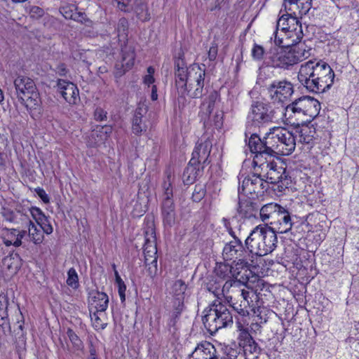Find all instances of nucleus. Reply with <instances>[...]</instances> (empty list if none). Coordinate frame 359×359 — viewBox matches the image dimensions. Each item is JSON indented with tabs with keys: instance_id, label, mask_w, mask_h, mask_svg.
Instances as JSON below:
<instances>
[{
	"instance_id": "c85d7f7f",
	"label": "nucleus",
	"mask_w": 359,
	"mask_h": 359,
	"mask_svg": "<svg viewBox=\"0 0 359 359\" xmlns=\"http://www.w3.org/2000/svg\"><path fill=\"white\" fill-rule=\"evenodd\" d=\"M250 292L249 291L242 290L241 293L242 299L230 304V307L242 317L248 316L250 314Z\"/></svg>"
},
{
	"instance_id": "39448f33",
	"label": "nucleus",
	"mask_w": 359,
	"mask_h": 359,
	"mask_svg": "<svg viewBox=\"0 0 359 359\" xmlns=\"http://www.w3.org/2000/svg\"><path fill=\"white\" fill-rule=\"evenodd\" d=\"M248 144L250 151L255 154L252 164H257L259 161L278 158L280 155L276 128L270 129L263 138H260L257 133L251 134Z\"/></svg>"
},
{
	"instance_id": "bf43d9fd",
	"label": "nucleus",
	"mask_w": 359,
	"mask_h": 359,
	"mask_svg": "<svg viewBox=\"0 0 359 359\" xmlns=\"http://www.w3.org/2000/svg\"><path fill=\"white\" fill-rule=\"evenodd\" d=\"M29 14L31 18L39 20L45 15V11L39 6H32L29 9Z\"/></svg>"
},
{
	"instance_id": "ddd939ff",
	"label": "nucleus",
	"mask_w": 359,
	"mask_h": 359,
	"mask_svg": "<svg viewBox=\"0 0 359 359\" xmlns=\"http://www.w3.org/2000/svg\"><path fill=\"white\" fill-rule=\"evenodd\" d=\"M189 81L188 82V93L191 98H200L203 95L204 81L205 76V65L193 64L191 65Z\"/></svg>"
},
{
	"instance_id": "473e14b6",
	"label": "nucleus",
	"mask_w": 359,
	"mask_h": 359,
	"mask_svg": "<svg viewBox=\"0 0 359 359\" xmlns=\"http://www.w3.org/2000/svg\"><path fill=\"white\" fill-rule=\"evenodd\" d=\"M92 304L95 305L97 311H105L108 307L109 298L105 292L97 290H92L88 293Z\"/></svg>"
},
{
	"instance_id": "f257e3e1",
	"label": "nucleus",
	"mask_w": 359,
	"mask_h": 359,
	"mask_svg": "<svg viewBox=\"0 0 359 359\" xmlns=\"http://www.w3.org/2000/svg\"><path fill=\"white\" fill-rule=\"evenodd\" d=\"M320 102L310 96H302L285 107V120L291 125L297 126L310 123L320 111Z\"/></svg>"
},
{
	"instance_id": "aec40b11",
	"label": "nucleus",
	"mask_w": 359,
	"mask_h": 359,
	"mask_svg": "<svg viewBox=\"0 0 359 359\" xmlns=\"http://www.w3.org/2000/svg\"><path fill=\"white\" fill-rule=\"evenodd\" d=\"M259 210L257 198L255 196L248 197L246 195L243 198H239L237 212L242 217L247 219L256 217Z\"/></svg>"
},
{
	"instance_id": "20e7f679",
	"label": "nucleus",
	"mask_w": 359,
	"mask_h": 359,
	"mask_svg": "<svg viewBox=\"0 0 359 359\" xmlns=\"http://www.w3.org/2000/svg\"><path fill=\"white\" fill-rule=\"evenodd\" d=\"M276 233L267 226H256L245 241L249 253L264 256L272 252L276 248Z\"/></svg>"
},
{
	"instance_id": "6ab92c4d",
	"label": "nucleus",
	"mask_w": 359,
	"mask_h": 359,
	"mask_svg": "<svg viewBox=\"0 0 359 359\" xmlns=\"http://www.w3.org/2000/svg\"><path fill=\"white\" fill-rule=\"evenodd\" d=\"M144 244L143 246V252L144 255V262L156 258L158 259L157 248L156 243V233L154 224L151 222L144 230Z\"/></svg>"
},
{
	"instance_id": "a211bd4d",
	"label": "nucleus",
	"mask_w": 359,
	"mask_h": 359,
	"mask_svg": "<svg viewBox=\"0 0 359 359\" xmlns=\"http://www.w3.org/2000/svg\"><path fill=\"white\" fill-rule=\"evenodd\" d=\"M311 68L300 67L298 80L309 92L320 93L327 90L316 77H312Z\"/></svg>"
},
{
	"instance_id": "a878e982",
	"label": "nucleus",
	"mask_w": 359,
	"mask_h": 359,
	"mask_svg": "<svg viewBox=\"0 0 359 359\" xmlns=\"http://www.w3.org/2000/svg\"><path fill=\"white\" fill-rule=\"evenodd\" d=\"M22 266V259L18 253L12 252L5 257L1 262V271L8 276H11L19 271Z\"/></svg>"
},
{
	"instance_id": "864d4df0",
	"label": "nucleus",
	"mask_w": 359,
	"mask_h": 359,
	"mask_svg": "<svg viewBox=\"0 0 359 359\" xmlns=\"http://www.w3.org/2000/svg\"><path fill=\"white\" fill-rule=\"evenodd\" d=\"M73 20L83 24L86 27L91 28L93 22L85 13L74 11Z\"/></svg>"
},
{
	"instance_id": "e2e57ef3",
	"label": "nucleus",
	"mask_w": 359,
	"mask_h": 359,
	"mask_svg": "<svg viewBox=\"0 0 359 359\" xmlns=\"http://www.w3.org/2000/svg\"><path fill=\"white\" fill-rule=\"evenodd\" d=\"M218 53V45L215 41H212L211 46L208 50V59L210 61H214L216 60Z\"/></svg>"
},
{
	"instance_id": "09e8293b",
	"label": "nucleus",
	"mask_w": 359,
	"mask_h": 359,
	"mask_svg": "<svg viewBox=\"0 0 359 359\" xmlns=\"http://www.w3.org/2000/svg\"><path fill=\"white\" fill-rule=\"evenodd\" d=\"M184 299H173L172 300V317H173V324L176 323V319L179 318L181 315L182 312L184 309Z\"/></svg>"
},
{
	"instance_id": "f8f14e48",
	"label": "nucleus",
	"mask_w": 359,
	"mask_h": 359,
	"mask_svg": "<svg viewBox=\"0 0 359 359\" xmlns=\"http://www.w3.org/2000/svg\"><path fill=\"white\" fill-rule=\"evenodd\" d=\"M311 68L312 77H316L328 90L333 84L334 73L330 66L323 61L309 60L302 65Z\"/></svg>"
},
{
	"instance_id": "c756f323",
	"label": "nucleus",
	"mask_w": 359,
	"mask_h": 359,
	"mask_svg": "<svg viewBox=\"0 0 359 359\" xmlns=\"http://www.w3.org/2000/svg\"><path fill=\"white\" fill-rule=\"evenodd\" d=\"M161 215L164 224L172 226L175 224L176 219V211L175 205L173 201H162Z\"/></svg>"
},
{
	"instance_id": "9b49d317",
	"label": "nucleus",
	"mask_w": 359,
	"mask_h": 359,
	"mask_svg": "<svg viewBox=\"0 0 359 359\" xmlns=\"http://www.w3.org/2000/svg\"><path fill=\"white\" fill-rule=\"evenodd\" d=\"M269 189V185L266 182L262 172H255L245 177L241 186L238 187V192L244 195H251L258 198L259 195H262Z\"/></svg>"
},
{
	"instance_id": "13d9d810",
	"label": "nucleus",
	"mask_w": 359,
	"mask_h": 359,
	"mask_svg": "<svg viewBox=\"0 0 359 359\" xmlns=\"http://www.w3.org/2000/svg\"><path fill=\"white\" fill-rule=\"evenodd\" d=\"M265 50L262 46L255 43L252 49V57L254 60L260 61L264 59Z\"/></svg>"
},
{
	"instance_id": "052dcab7",
	"label": "nucleus",
	"mask_w": 359,
	"mask_h": 359,
	"mask_svg": "<svg viewBox=\"0 0 359 359\" xmlns=\"http://www.w3.org/2000/svg\"><path fill=\"white\" fill-rule=\"evenodd\" d=\"M102 311H97V309H95V311L93 312V314H90L91 320L93 322V326L95 329H101L103 330L106 327L107 323H103L98 316L99 313H101Z\"/></svg>"
},
{
	"instance_id": "c9c22d12",
	"label": "nucleus",
	"mask_w": 359,
	"mask_h": 359,
	"mask_svg": "<svg viewBox=\"0 0 359 359\" xmlns=\"http://www.w3.org/2000/svg\"><path fill=\"white\" fill-rule=\"evenodd\" d=\"M242 349L236 345H224L222 346L219 351H217L219 359H237Z\"/></svg>"
},
{
	"instance_id": "4c0bfd02",
	"label": "nucleus",
	"mask_w": 359,
	"mask_h": 359,
	"mask_svg": "<svg viewBox=\"0 0 359 359\" xmlns=\"http://www.w3.org/2000/svg\"><path fill=\"white\" fill-rule=\"evenodd\" d=\"M252 274V271L250 269V267H248V269H246L241 271L238 278H233L231 280H226L224 283V287H231L235 284H243L246 285L250 280V276Z\"/></svg>"
},
{
	"instance_id": "7c9ffc66",
	"label": "nucleus",
	"mask_w": 359,
	"mask_h": 359,
	"mask_svg": "<svg viewBox=\"0 0 359 359\" xmlns=\"http://www.w3.org/2000/svg\"><path fill=\"white\" fill-rule=\"evenodd\" d=\"M246 334L243 351L247 359H257L261 353L262 349L250 334L247 333Z\"/></svg>"
},
{
	"instance_id": "72a5a7b5",
	"label": "nucleus",
	"mask_w": 359,
	"mask_h": 359,
	"mask_svg": "<svg viewBox=\"0 0 359 359\" xmlns=\"http://www.w3.org/2000/svg\"><path fill=\"white\" fill-rule=\"evenodd\" d=\"M9 305V299L7 294L4 292L0 294V327L4 331L6 327H10L8 307Z\"/></svg>"
},
{
	"instance_id": "f704fd0d",
	"label": "nucleus",
	"mask_w": 359,
	"mask_h": 359,
	"mask_svg": "<svg viewBox=\"0 0 359 359\" xmlns=\"http://www.w3.org/2000/svg\"><path fill=\"white\" fill-rule=\"evenodd\" d=\"M27 212V208L26 209L22 205H17L15 209L13 223L21 227H27L29 224H32V221L30 219Z\"/></svg>"
},
{
	"instance_id": "58836bf2",
	"label": "nucleus",
	"mask_w": 359,
	"mask_h": 359,
	"mask_svg": "<svg viewBox=\"0 0 359 359\" xmlns=\"http://www.w3.org/2000/svg\"><path fill=\"white\" fill-rule=\"evenodd\" d=\"M216 274L220 278L226 280L233 279V271L231 264L227 263H219L215 269Z\"/></svg>"
},
{
	"instance_id": "4468645a",
	"label": "nucleus",
	"mask_w": 359,
	"mask_h": 359,
	"mask_svg": "<svg viewBox=\"0 0 359 359\" xmlns=\"http://www.w3.org/2000/svg\"><path fill=\"white\" fill-rule=\"evenodd\" d=\"M267 92L273 102L284 103L292 96L294 89L290 81H274L267 87Z\"/></svg>"
},
{
	"instance_id": "de8ad7c7",
	"label": "nucleus",
	"mask_w": 359,
	"mask_h": 359,
	"mask_svg": "<svg viewBox=\"0 0 359 359\" xmlns=\"http://www.w3.org/2000/svg\"><path fill=\"white\" fill-rule=\"evenodd\" d=\"M226 287L224 285L221 287V285L216 280L210 281L206 284V290L213 294L217 297L216 299L222 300V297L224 296V290Z\"/></svg>"
},
{
	"instance_id": "680f3d73",
	"label": "nucleus",
	"mask_w": 359,
	"mask_h": 359,
	"mask_svg": "<svg viewBox=\"0 0 359 359\" xmlns=\"http://www.w3.org/2000/svg\"><path fill=\"white\" fill-rule=\"evenodd\" d=\"M36 223L40 226V229H42L43 233L48 235L53 233V229L52 225L50 224L48 217L46 216V220L41 219V222H39Z\"/></svg>"
},
{
	"instance_id": "774afa93",
	"label": "nucleus",
	"mask_w": 359,
	"mask_h": 359,
	"mask_svg": "<svg viewBox=\"0 0 359 359\" xmlns=\"http://www.w3.org/2000/svg\"><path fill=\"white\" fill-rule=\"evenodd\" d=\"M60 13L66 19H73L74 12L70 6H64L60 8Z\"/></svg>"
},
{
	"instance_id": "393cba45",
	"label": "nucleus",
	"mask_w": 359,
	"mask_h": 359,
	"mask_svg": "<svg viewBox=\"0 0 359 359\" xmlns=\"http://www.w3.org/2000/svg\"><path fill=\"white\" fill-rule=\"evenodd\" d=\"M313 0H284L285 11L291 12L294 15H305L312 7Z\"/></svg>"
},
{
	"instance_id": "0eeeda50",
	"label": "nucleus",
	"mask_w": 359,
	"mask_h": 359,
	"mask_svg": "<svg viewBox=\"0 0 359 359\" xmlns=\"http://www.w3.org/2000/svg\"><path fill=\"white\" fill-rule=\"evenodd\" d=\"M252 165L255 168H260L262 176L268 184H278V191L285 190L291 182L286 168L281 165L278 166L273 158L259 161V163Z\"/></svg>"
},
{
	"instance_id": "2eb2a0df",
	"label": "nucleus",
	"mask_w": 359,
	"mask_h": 359,
	"mask_svg": "<svg viewBox=\"0 0 359 359\" xmlns=\"http://www.w3.org/2000/svg\"><path fill=\"white\" fill-rule=\"evenodd\" d=\"M212 147V143L209 138L205 139L204 141L201 140L197 142L189 161L204 168L211 162L209 157Z\"/></svg>"
},
{
	"instance_id": "69168bd1",
	"label": "nucleus",
	"mask_w": 359,
	"mask_h": 359,
	"mask_svg": "<svg viewBox=\"0 0 359 359\" xmlns=\"http://www.w3.org/2000/svg\"><path fill=\"white\" fill-rule=\"evenodd\" d=\"M34 191L44 203H50V198L43 188L37 187L34 189Z\"/></svg>"
},
{
	"instance_id": "6e6552de",
	"label": "nucleus",
	"mask_w": 359,
	"mask_h": 359,
	"mask_svg": "<svg viewBox=\"0 0 359 359\" xmlns=\"http://www.w3.org/2000/svg\"><path fill=\"white\" fill-rule=\"evenodd\" d=\"M285 18H280L277 22L276 30L274 32L273 41L278 48L292 47L300 43L303 36L301 29L297 31V28L285 27Z\"/></svg>"
},
{
	"instance_id": "603ef678",
	"label": "nucleus",
	"mask_w": 359,
	"mask_h": 359,
	"mask_svg": "<svg viewBox=\"0 0 359 359\" xmlns=\"http://www.w3.org/2000/svg\"><path fill=\"white\" fill-rule=\"evenodd\" d=\"M67 284L74 289H76L79 285V277L74 268H70L67 272Z\"/></svg>"
},
{
	"instance_id": "f3484780",
	"label": "nucleus",
	"mask_w": 359,
	"mask_h": 359,
	"mask_svg": "<svg viewBox=\"0 0 359 359\" xmlns=\"http://www.w3.org/2000/svg\"><path fill=\"white\" fill-rule=\"evenodd\" d=\"M233 238V241L226 243L223 248L222 257L224 261H236L246 257L249 252L238 236Z\"/></svg>"
},
{
	"instance_id": "6e6d98bb",
	"label": "nucleus",
	"mask_w": 359,
	"mask_h": 359,
	"mask_svg": "<svg viewBox=\"0 0 359 359\" xmlns=\"http://www.w3.org/2000/svg\"><path fill=\"white\" fill-rule=\"evenodd\" d=\"M144 264L147 267L148 276L154 278L157 275L158 272L157 259L156 258L151 259V260L148 261V262H144Z\"/></svg>"
},
{
	"instance_id": "2f4dec72",
	"label": "nucleus",
	"mask_w": 359,
	"mask_h": 359,
	"mask_svg": "<svg viewBox=\"0 0 359 359\" xmlns=\"http://www.w3.org/2000/svg\"><path fill=\"white\" fill-rule=\"evenodd\" d=\"M203 169V168L189 161L182 175L184 184L187 185L192 184L198 177L202 175Z\"/></svg>"
},
{
	"instance_id": "5fc2aeb1",
	"label": "nucleus",
	"mask_w": 359,
	"mask_h": 359,
	"mask_svg": "<svg viewBox=\"0 0 359 359\" xmlns=\"http://www.w3.org/2000/svg\"><path fill=\"white\" fill-rule=\"evenodd\" d=\"M205 188L203 184H196L194 192L192 194V200L194 202H200L205 196Z\"/></svg>"
},
{
	"instance_id": "ea45409f",
	"label": "nucleus",
	"mask_w": 359,
	"mask_h": 359,
	"mask_svg": "<svg viewBox=\"0 0 359 359\" xmlns=\"http://www.w3.org/2000/svg\"><path fill=\"white\" fill-rule=\"evenodd\" d=\"M28 236L30 240L36 245L42 243L44 239L43 232L41 231V229H38L37 226L32 222V224L28 225Z\"/></svg>"
},
{
	"instance_id": "37998d69",
	"label": "nucleus",
	"mask_w": 359,
	"mask_h": 359,
	"mask_svg": "<svg viewBox=\"0 0 359 359\" xmlns=\"http://www.w3.org/2000/svg\"><path fill=\"white\" fill-rule=\"evenodd\" d=\"M66 333L72 344L74 351H83L84 348L83 342L76 332L72 328L68 327Z\"/></svg>"
},
{
	"instance_id": "dca6fc26",
	"label": "nucleus",
	"mask_w": 359,
	"mask_h": 359,
	"mask_svg": "<svg viewBox=\"0 0 359 359\" xmlns=\"http://www.w3.org/2000/svg\"><path fill=\"white\" fill-rule=\"evenodd\" d=\"M276 130L280 155L288 156L291 154L296 146V140L293 133L285 128L278 127L276 128Z\"/></svg>"
},
{
	"instance_id": "bb28decb",
	"label": "nucleus",
	"mask_w": 359,
	"mask_h": 359,
	"mask_svg": "<svg viewBox=\"0 0 359 359\" xmlns=\"http://www.w3.org/2000/svg\"><path fill=\"white\" fill-rule=\"evenodd\" d=\"M146 107H138L135 111L132 121L133 133L136 135H140L143 132H146L147 126L144 119V116L147 114Z\"/></svg>"
},
{
	"instance_id": "b1692460",
	"label": "nucleus",
	"mask_w": 359,
	"mask_h": 359,
	"mask_svg": "<svg viewBox=\"0 0 359 359\" xmlns=\"http://www.w3.org/2000/svg\"><path fill=\"white\" fill-rule=\"evenodd\" d=\"M189 359H219V356L214 345L209 341H203L189 355Z\"/></svg>"
},
{
	"instance_id": "c03bdc74",
	"label": "nucleus",
	"mask_w": 359,
	"mask_h": 359,
	"mask_svg": "<svg viewBox=\"0 0 359 359\" xmlns=\"http://www.w3.org/2000/svg\"><path fill=\"white\" fill-rule=\"evenodd\" d=\"M173 299H184L186 291L187 289V285L181 279L177 280L172 285V287Z\"/></svg>"
},
{
	"instance_id": "cd10ccee",
	"label": "nucleus",
	"mask_w": 359,
	"mask_h": 359,
	"mask_svg": "<svg viewBox=\"0 0 359 359\" xmlns=\"http://www.w3.org/2000/svg\"><path fill=\"white\" fill-rule=\"evenodd\" d=\"M282 210V206L276 203H269L263 205L259 212V217L262 222L266 223V226L272 225L278 212Z\"/></svg>"
},
{
	"instance_id": "f03ea898",
	"label": "nucleus",
	"mask_w": 359,
	"mask_h": 359,
	"mask_svg": "<svg viewBox=\"0 0 359 359\" xmlns=\"http://www.w3.org/2000/svg\"><path fill=\"white\" fill-rule=\"evenodd\" d=\"M309 55L305 43H300L288 48H271L266 55L264 63L268 67L288 69L307 58Z\"/></svg>"
},
{
	"instance_id": "8fccbe9b",
	"label": "nucleus",
	"mask_w": 359,
	"mask_h": 359,
	"mask_svg": "<svg viewBox=\"0 0 359 359\" xmlns=\"http://www.w3.org/2000/svg\"><path fill=\"white\" fill-rule=\"evenodd\" d=\"M292 15H294V14L290 12V14L289 13L284 14L280 17V18H285V20L287 21V22H284L285 26L292 27V28H297V31H298L299 29H302V25H301V23H299V22L298 20V17H297L298 15L292 16Z\"/></svg>"
},
{
	"instance_id": "338daca9",
	"label": "nucleus",
	"mask_w": 359,
	"mask_h": 359,
	"mask_svg": "<svg viewBox=\"0 0 359 359\" xmlns=\"http://www.w3.org/2000/svg\"><path fill=\"white\" fill-rule=\"evenodd\" d=\"M222 222L223 223V225L224 226V228L226 229V230L227 231V232L229 233V234L232 237V238H236L237 237L235 232L233 231L232 227H231V222H230V219H228V218H226V217H223L222 219Z\"/></svg>"
},
{
	"instance_id": "4d7b16f0",
	"label": "nucleus",
	"mask_w": 359,
	"mask_h": 359,
	"mask_svg": "<svg viewBox=\"0 0 359 359\" xmlns=\"http://www.w3.org/2000/svg\"><path fill=\"white\" fill-rule=\"evenodd\" d=\"M36 222H41V219L46 220V215L38 207L32 206L27 208Z\"/></svg>"
},
{
	"instance_id": "a18cd8bd",
	"label": "nucleus",
	"mask_w": 359,
	"mask_h": 359,
	"mask_svg": "<svg viewBox=\"0 0 359 359\" xmlns=\"http://www.w3.org/2000/svg\"><path fill=\"white\" fill-rule=\"evenodd\" d=\"M171 178H172L171 175L168 174L162 184V189L163 191V200L173 201V199H172L173 189H172V182Z\"/></svg>"
},
{
	"instance_id": "423d86ee",
	"label": "nucleus",
	"mask_w": 359,
	"mask_h": 359,
	"mask_svg": "<svg viewBox=\"0 0 359 359\" xmlns=\"http://www.w3.org/2000/svg\"><path fill=\"white\" fill-rule=\"evenodd\" d=\"M13 84L18 101L27 110L36 109L40 106V95L33 79L19 75L14 79Z\"/></svg>"
},
{
	"instance_id": "4be33fe9",
	"label": "nucleus",
	"mask_w": 359,
	"mask_h": 359,
	"mask_svg": "<svg viewBox=\"0 0 359 359\" xmlns=\"http://www.w3.org/2000/svg\"><path fill=\"white\" fill-rule=\"evenodd\" d=\"M122 59L121 62H117L115 65L116 69V76H121L126 72L132 68L135 59V53L133 47L124 44L121 46Z\"/></svg>"
},
{
	"instance_id": "e433bc0d",
	"label": "nucleus",
	"mask_w": 359,
	"mask_h": 359,
	"mask_svg": "<svg viewBox=\"0 0 359 359\" xmlns=\"http://www.w3.org/2000/svg\"><path fill=\"white\" fill-rule=\"evenodd\" d=\"M302 128H297L299 133V142L302 144H312L314 140L315 129L309 128L307 125H302Z\"/></svg>"
},
{
	"instance_id": "9d476101",
	"label": "nucleus",
	"mask_w": 359,
	"mask_h": 359,
	"mask_svg": "<svg viewBox=\"0 0 359 359\" xmlns=\"http://www.w3.org/2000/svg\"><path fill=\"white\" fill-rule=\"evenodd\" d=\"M274 111L271 106L261 101H252L247 120L248 124L255 127L273 121Z\"/></svg>"
},
{
	"instance_id": "1a4fd4ad",
	"label": "nucleus",
	"mask_w": 359,
	"mask_h": 359,
	"mask_svg": "<svg viewBox=\"0 0 359 359\" xmlns=\"http://www.w3.org/2000/svg\"><path fill=\"white\" fill-rule=\"evenodd\" d=\"M174 71L175 78V86L179 94L178 102L185 100V95L188 92V82L189 81L191 65L187 67L184 60V54L182 51L177 53L174 62Z\"/></svg>"
},
{
	"instance_id": "3c124183",
	"label": "nucleus",
	"mask_w": 359,
	"mask_h": 359,
	"mask_svg": "<svg viewBox=\"0 0 359 359\" xmlns=\"http://www.w3.org/2000/svg\"><path fill=\"white\" fill-rule=\"evenodd\" d=\"M135 13L137 18L142 22L148 21L150 19V14L146 4H140L137 6Z\"/></svg>"
},
{
	"instance_id": "0e129e2a",
	"label": "nucleus",
	"mask_w": 359,
	"mask_h": 359,
	"mask_svg": "<svg viewBox=\"0 0 359 359\" xmlns=\"http://www.w3.org/2000/svg\"><path fill=\"white\" fill-rule=\"evenodd\" d=\"M1 215L5 220L13 223L15 216V210L13 211L9 208H4L1 211Z\"/></svg>"
},
{
	"instance_id": "5701e85b",
	"label": "nucleus",
	"mask_w": 359,
	"mask_h": 359,
	"mask_svg": "<svg viewBox=\"0 0 359 359\" xmlns=\"http://www.w3.org/2000/svg\"><path fill=\"white\" fill-rule=\"evenodd\" d=\"M292 224L290 212L282 207V210L278 212L276 219L272 222V225L269 227L276 233H285L292 229Z\"/></svg>"
},
{
	"instance_id": "7ed1b4c3",
	"label": "nucleus",
	"mask_w": 359,
	"mask_h": 359,
	"mask_svg": "<svg viewBox=\"0 0 359 359\" xmlns=\"http://www.w3.org/2000/svg\"><path fill=\"white\" fill-rule=\"evenodd\" d=\"M203 313V324L211 335L215 334L219 330L231 327L233 324V314L222 300L212 301Z\"/></svg>"
},
{
	"instance_id": "a19ab883",
	"label": "nucleus",
	"mask_w": 359,
	"mask_h": 359,
	"mask_svg": "<svg viewBox=\"0 0 359 359\" xmlns=\"http://www.w3.org/2000/svg\"><path fill=\"white\" fill-rule=\"evenodd\" d=\"M128 21L126 18L119 19L116 28L119 41H128Z\"/></svg>"
},
{
	"instance_id": "49530a36",
	"label": "nucleus",
	"mask_w": 359,
	"mask_h": 359,
	"mask_svg": "<svg viewBox=\"0 0 359 359\" xmlns=\"http://www.w3.org/2000/svg\"><path fill=\"white\" fill-rule=\"evenodd\" d=\"M219 99V93L217 90H212L208 96L204 100L202 103V106L207 104L206 111L208 114H210L214 109L215 104Z\"/></svg>"
},
{
	"instance_id": "412c9836",
	"label": "nucleus",
	"mask_w": 359,
	"mask_h": 359,
	"mask_svg": "<svg viewBox=\"0 0 359 359\" xmlns=\"http://www.w3.org/2000/svg\"><path fill=\"white\" fill-rule=\"evenodd\" d=\"M57 86L60 95L69 104H76L80 100L79 89L72 82L58 79Z\"/></svg>"
},
{
	"instance_id": "79ce46f5",
	"label": "nucleus",
	"mask_w": 359,
	"mask_h": 359,
	"mask_svg": "<svg viewBox=\"0 0 359 359\" xmlns=\"http://www.w3.org/2000/svg\"><path fill=\"white\" fill-rule=\"evenodd\" d=\"M233 278H238L240 273L242 270L248 269V267L251 266V264L248 263L246 257L238 259L236 261H233L231 264Z\"/></svg>"
}]
</instances>
